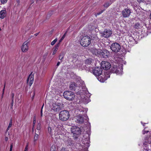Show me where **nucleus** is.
<instances>
[{"label":"nucleus","instance_id":"f257e3e1","mask_svg":"<svg viewBox=\"0 0 151 151\" xmlns=\"http://www.w3.org/2000/svg\"><path fill=\"white\" fill-rule=\"evenodd\" d=\"M69 112L66 110L60 111L59 114V119L62 121H65L68 120L69 118Z\"/></svg>","mask_w":151,"mask_h":151},{"label":"nucleus","instance_id":"f03ea898","mask_svg":"<svg viewBox=\"0 0 151 151\" xmlns=\"http://www.w3.org/2000/svg\"><path fill=\"white\" fill-rule=\"evenodd\" d=\"M91 43V40L90 37L88 36H85L81 39L80 43L83 47L88 46Z\"/></svg>","mask_w":151,"mask_h":151},{"label":"nucleus","instance_id":"7ed1b4c3","mask_svg":"<svg viewBox=\"0 0 151 151\" xmlns=\"http://www.w3.org/2000/svg\"><path fill=\"white\" fill-rule=\"evenodd\" d=\"M63 95L65 98L69 101H72L75 98V94L71 91H67L64 92Z\"/></svg>","mask_w":151,"mask_h":151},{"label":"nucleus","instance_id":"20e7f679","mask_svg":"<svg viewBox=\"0 0 151 151\" xmlns=\"http://www.w3.org/2000/svg\"><path fill=\"white\" fill-rule=\"evenodd\" d=\"M62 109V105L60 103H53L51 107V110L54 112H59Z\"/></svg>","mask_w":151,"mask_h":151},{"label":"nucleus","instance_id":"39448f33","mask_svg":"<svg viewBox=\"0 0 151 151\" xmlns=\"http://www.w3.org/2000/svg\"><path fill=\"white\" fill-rule=\"evenodd\" d=\"M110 48L112 50L116 52L119 51L121 49L120 45L117 43H114L112 44L110 46Z\"/></svg>","mask_w":151,"mask_h":151},{"label":"nucleus","instance_id":"423d86ee","mask_svg":"<svg viewBox=\"0 0 151 151\" xmlns=\"http://www.w3.org/2000/svg\"><path fill=\"white\" fill-rule=\"evenodd\" d=\"M112 34V31L110 30L107 29H105L103 32L101 33V36L105 38L109 37Z\"/></svg>","mask_w":151,"mask_h":151},{"label":"nucleus","instance_id":"0eeeda50","mask_svg":"<svg viewBox=\"0 0 151 151\" xmlns=\"http://www.w3.org/2000/svg\"><path fill=\"white\" fill-rule=\"evenodd\" d=\"M101 66L104 70H107L111 67V64L108 62L103 61L101 63Z\"/></svg>","mask_w":151,"mask_h":151},{"label":"nucleus","instance_id":"6e6552de","mask_svg":"<svg viewBox=\"0 0 151 151\" xmlns=\"http://www.w3.org/2000/svg\"><path fill=\"white\" fill-rule=\"evenodd\" d=\"M110 52L106 50H101L99 54V56L104 58H106L109 56Z\"/></svg>","mask_w":151,"mask_h":151},{"label":"nucleus","instance_id":"1a4fd4ad","mask_svg":"<svg viewBox=\"0 0 151 151\" xmlns=\"http://www.w3.org/2000/svg\"><path fill=\"white\" fill-rule=\"evenodd\" d=\"M71 132L73 134L78 135L81 134V130L79 128L76 127H73L71 129Z\"/></svg>","mask_w":151,"mask_h":151},{"label":"nucleus","instance_id":"9d476101","mask_svg":"<svg viewBox=\"0 0 151 151\" xmlns=\"http://www.w3.org/2000/svg\"><path fill=\"white\" fill-rule=\"evenodd\" d=\"M102 70L101 68H96L94 69L93 71V74L97 76H99L102 73Z\"/></svg>","mask_w":151,"mask_h":151},{"label":"nucleus","instance_id":"9b49d317","mask_svg":"<svg viewBox=\"0 0 151 151\" xmlns=\"http://www.w3.org/2000/svg\"><path fill=\"white\" fill-rule=\"evenodd\" d=\"M122 15L124 18L128 17L131 13L130 10L128 9H125L122 11Z\"/></svg>","mask_w":151,"mask_h":151},{"label":"nucleus","instance_id":"f8f14e48","mask_svg":"<svg viewBox=\"0 0 151 151\" xmlns=\"http://www.w3.org/2000/svg\"><path fill=\"white\" fill-rule=\"evenodd\" d=\"M30 74L27 79V83L29 84V86H31L34 81V76Z\"/></svg>","mask_w":151,"mask_h":151},{"label":"nucleus","instance_id":"ddd939ff","mask_svg":"<svg viewBox=\"0 0 151 151\" xmlns=\"http://www.w3.org/2000/svg\"><path fill=\"white\" fill-rule=\"evenodd\" d=\"M91 52L93 54L99 56L101 49H97L95 48H91Z\"/></svg>","mask_w":151,"mask_h":151},{"label":"nucleus","instance_id":"4468645a","mask_svg":"<svg viewBox=\"0 0 151 151\" xmlns=\"http://www.w3.org/2000/svg\"><path fill=\"white\" fill-rule=\"evenodd\" d=\"M78 88L79 87L77 84L74 82L71 83L69 86L70 89L73 91H75L77 89H78Z\"/></svg>","mask_w":151,"mask_h":151},{"label":"nucleus","instance_id":"2eb2a0df","mask_svg":"<svg viewBox=\"0 0 151 151\" xmlns=\"http://www.w3.org/2000/svg\"><path fill=\"white\" fill-rule=\"evenodd\" d=\"M76 122L77 123L82 124L83 122V117L81 115H78L76 117Z\"/></svg>","mask_w":151,"mask_h":151},{"label":"nucleus","instance_id":"dca6fc26","mask_svg":"<svg viewBox=\"0 0 151 151\" xmlns=\"http://www.w3.org/2000/svg\"><path fill=\"white\" fill-rule=\"evenodd\" d=\"M22 49L23 52H25L28 50V42H24L22 46Z\"/></svg>","mask_w":151,"mask_h":151},{"label":"nucleus","instance_id":"f3484780","mask_svg":"<svg viewBox=\"0 0 151 151\" xmlns=\"http://www.w3.org/2000/svg\"><path fill=\"white\" fill-rule=\"evenodd\" d=\"M120 68H118L116 66H114L111 69V71L113 73H115L116 74L118 73L120 70Z\"/></svg>","mask_w":151,"mask_h":151},{"label":"nucleus","instance_id":"a211bd4d","mask_svg":"<svg viewBox=\"0 0 151 151\" xmlns=\"http://www.w3.org/2000/svg\"><path fill=\"white\" fill-rule=\"evenodd\" d=\"M6 11L2 10L0 12V18L2 19L4 18L6 16Z\"/></svg>","mask_w":151,"mask_h":151},{"label":"nucleus","instance_id":"6ab92c4d","mask_svg":"<svg viewBox=\"0 0 151 151\" xmlns=\"http://www.w3.org/2000/svg\"><path fill=\"white\" fill-rule=\"evenodd\" d=\"M79 149L81 150L82 151H87V148L86 146H80V148Z\"/></svg>","mask_w":151,"mask_h":151},{"label":"nucleus","instance_id":"aec40b11","mask_svg":"<svg viewBox=\"0 0 151 151\" xmlns=\"http://www.w3.org/2000/svg\"><path fill=\"white\" fill-rule=\"evenodd\" d=\"M64 54L63 53H61L59 56V59L61 60V61H62L63 60L64 57Z\"/></svg>","mask_w":151,"mask_h":151},{"label":"nucleus","instance_id":"412c9836","mask_svg":"<svg viewBox=\"0 0 151 151\" xmlns=\"http://www.w3.org/2000/svg\"><path fill=\"white\" fill-rule=\"evenodd\" d=\"M140 24L138 23H136L134 25V28L136 29H138L140 28Z\"/></svg>","mask_w":151,"mask_h":151},{"label":"nucleus","instance_id":"4be33fe9","mask_svg":"<svg viewBox=\"0 0 151 151\" xmlns=\"http://www.w3.org/2000/svg\"><path fill=\"white\" fill-rule=\"evenodd\" d=\"M111 4V3H110L109 2H107L105 3V4L103 5V6L104 7L107 8L109 7Z\"/></svg>","mask_w":151,"mask_h":151},{"label":"nucleus","instance_id":"5701e85b","mask_svg":"<svg viewBox=\"0 0 151 151\" xmlns=\"http://www.w3.org/2000/svg\"><path fill=\"white\" fill-rule=\"evenodd\" d=\"M85 63L88 64H91V60L90 59H87L85 60Z\"/></svg>","mask_w":151,"mask_h":151},{"label":"nucleus","instance_id":"b1692460","mask_svg":"<svg viewBox=\"0 0 151 151\" xmlns=\"http://www.w3.org/2000/svg\"><path fill=\"white\" fill-rule=\"evenodd\" d=\"M38 135L37 134H35L34 137V141H36L38 139Z\"/></svg>","mask_w":151,"mask_h":151},{"label":"nucleus","instance_id":"393cba45","mask_svg":"<svg viewBox=\"0 0 151 151\" xmlns=\"http://www.w3.org/2000/svg\"><path fill=\"white\" fill-rule=\"evenodd\" d=\"M66 33H65L63 35V37L61 38L60 39V40H59L60 41V42H61L64 39V38L66 36Z\"/></svg>","mask_w":151,"mask_h":151},{"label":"nucleus","instance_id":"a878e982","mask_svg":"<svg viewBox=\"0 0 151 151\" xmlns=\"http://www.w3.org/2000/svg\"><path fill=\"white\" fill-rule=\"evenodd\" d=\"M57 38H56L54 40H53L51 42V45H54L55 44V42H57Z\"/></svg>","mask_w":151,"mask_h":151},{"label":"nucleus","instance_id":"bb28decb","mask_svg":"<svg viewBox=\"0 0 151 151\" xmlns=\"http://www.w3.org/2000/svg\"><path fill=\"white\" fill-rule=\"evenodd\" d=\"M36 117L35 116L34 117L32 129H33V128H34V127L35 126V124L36 123Z\"/></svg>","mask_w":151,"mask_h":151},{"label":"nucleus","instance_id":"cd10ccee","mask_svg":"<svg viewBox=\"0 0 151 151\" xmlns=\"http://www.w3.org/2000/svg\"><path fill=\"white\" fill-rule=\"evenodd\" d=\"M41 129V124L38 123L37 126V129L38 130H40Z\"/></svg>","mask_w":151,"mask_h":151},{"label":"nucleus","instance_id":"c85d7f7f","mask_svg":"<svg viewBox=\"0 0 151 151\" xmlns=\"http://www.w3.org/2000/svg\"><path fill=\"white\" fill-rule=\"evenodd\" d=\"M55 147L54 146H52L51 147L50 151H56Z\"/></svg>","mask_w":151,"mask_h":151},{"label":"nucleus","instance_id":"c756f323","mask_svg":"<svg viewBox=\"0 0 151 151\" xmlns=\"http://www.w3.org/2000/svg\"><path fill=\"white\" fill-rule=\"evenodd\" d=\"M48 132L50 134H51L52 129L49 126L48 127Z\"/></svg>","mask_w":151,"mask_h":151},{"label":"nucleus","instance_id":"7c9ffc66","mask_svg":"<svg viewBox=\"0 0 151 151\" xmlns=\"http://www.w3.org/2000/svg\"><path fill=\"white\" fill-rule=\"evenodd\" d=\"M101 78L100 77H99L98 78V79L99 81H100L101 82H104V81L106 80V79L107 78H105V79H100Z\"/></svg>","mask_w":151,"mask_h":151},{"label":"nucleus","instance_id":"2f4dec72","mask_svg":"<svg viewBox=\"0 0 151 151\" xmlns=\"http://www.w3.org/2000/svg\"><path fill=\"white\" fill-rule=\"evenodd\" d=\"M0 1L1 3L4 4L7 2V0H0Z\"/></svg>","mask_w":151,"mask_h":151},{"label":"nucleus","instance_id":"473e14b6","mask_svg":"<svg viewBox=\"0 0 151 151\" xmlns=\"http://www.w3.org/2000/svg\"><path fill=\"white\" fill-rule=\"evenodd\" d=\"M12 119H11L10 120L9 124V127H11L12 126Z\"/></svg>","mask_w":151,"mask_h":151},{"label":"nucleus","instance_id":"72a5a7b5","mask_svg":"<svg viewBox=\"0 0 151 151\" xmlns=\"http://www.w3.org/2000/svg\"><path fill=\"white\" fill-rule=\"evenodd\" d=\"M137 1L139 3H140L141 2H144L145 0H137Z\"/></svg>","mask_w":151,"mask_h":151},{"label":"nucleus","instance_id":"f704fd0d","mask_svg":"<svg viewBox=\"0 0 151 151\" xmlns=\"http://www.w3.org/2000/svg\"><path fill=\"white\" fill-rule=\"evenodd\" d=\"M61 151H68V150L64 148H63L61 150Z\"/></svg>","mask_w":151,"mask_h":151},{"label":"nucleus","instance_id":"c9c22d12","mask_svg":"<svg viewBox=\"0 0 151 151\" xmlns=\"http://www.w3.org/2000/svg\"><path fill=\"white\" fill-rule=\"evenodd\" d=\"M12 96V101H13V99H14V94L13 93H12L11 94Z\"/></svg>","mask_w":151,"mask_h":151},{"label":"nucleus","instance_id":"e433bc0d","mask_svg":"<svg viewBox=\"0 0 151 151\" xmlns=\"http://www.w3.org/2000/svg\"><path fill=\"white\" fill-rule=\"evenodd\" d=\"M12 147H13V143H12V144H11V146H10L9 151H12Z\"/></svg>","mask_w":151,"mask_h":151},{"label":"nucleus","instance_id":"4c0bfd02","mask_svg":"<svg viewBox=\"0 0 151 151\" xmlns=\"http://www.w3.org/2000/svg\"><path fill=\"white\" fill-rule=\"evenodd\" d=\"M57 51V50L55 49L54 50H53V52L52 53V55H55V53H56V52Z\"/></svg>","mask_w":151,"mask_h":151},{"label":"nucleus","instance_id":"58836bf2","mask_svg":"<svg viewBox=\"0 0 151 151\" xmlns=\"http://www.w3.org/2000/svg\"><path fill=\"white\" fill-rule=\"evenodd\" d=\"M24 151H28V145H26Z\"/></svg>","mask_w":151,"mask_h":151},{"label":"nucleus","instance_id":"ea45409f","mask_svg":"<svg viewBox=\"0 0 151 151\" xmlns=\"http://www.w3.org/2000/svg\"><path fill=\"white\" fill-rule=\"evenodd\" d=\"M43 106H44V104H43V105H42V108H41V116H42V108L43 107Z\"/></svg>","mask_w":151,"mask_h":151},{"label":"nucleus","instance_id":"a19ab883","mask_svg":"<svg viewBox=\"0 0 151 151\" xmlns=\"http://www.w3.org/2000/svg\"><path fill=\"white\" fill-rule=\"evenodd\" d=\"M148 132V131H144L143 132V134H145L147 133Z\"/></svg>","mask_w":151,"mask_h":151},{"label":"nucleus","instance_id":"79ce46f5","mask_svg":"<svg viewBox=\"0 0 151 151\" xmlns=\"http://www.w3.org/2000/svg\"><path fill=\"white\" fill-rule=\"evenodd\" d=\"M59 46H58V45H56L55 46V49H56V50H58V47H59Z\"/></svg>","mask_w":151,"mask_h":151},{"label":"nucleus","instance_id":"37998d69","mask_svg":"<svg viewBox=\"0 0 151 151\" xmlns=\"http://www.w3.org/2000/svg\"><path fill=\"white\" fill-rule=\"evenodd\" d=\"M6 141H7L8 140V138L7 137H5V138Z\"/></svg>","mask_w":151,"mask_h":151},{"label":"nucleus","instance_id":"c03bdc74","mask_svg":"<svg viewBox=\"0 0 151 151\" xmlns=\"http://www.w3.org/2000/svg\"><path fill=\"white\" fill-rule=\"evenodd\" d=\"M60 62H58V63H57V66H58L60 64Z\"/></svg>","mask_w":151,"mask_h":151},{"label":"nucleus","instance_id":"a18cd8bd","mask_svg":"<svg viewBox=\"0 0 151 151\" xmlns=\"http://www.w3.org/2000/svg\"><path fill=\"white\" fill-rule=\"evenodd\" d=\"M60 43H61V42H60V41H59V42H58V43H57V44H56V45H58V46H59V45H60Z\"/></svg>","mask_w":151,"mask_h":151},{"label":"nucleus","instance_id":"49530a36","mask_svg":"<svg viewBox=\"0 0 151 151\" xmlns=\"http://www.w3.org/2000/svg\"><path fill=\"white\" fill-rule=\"evenodd\" d=\"M13 100L14 99H13V101H12V103H11V105L12 106H13V102H14V101H13Z\"/></svg>","mask_w":151,"mask_h":151},{"label":"nucleus","instance_id":"de8ad7c7","mask_svg":"<svg viewBox=\"0 0 151 151\" xmlns=\"http://www.w3.org/2000/svg\"><path fill=\"white\" fill-rule=\"evenodd\" d=\"M10 127H9V126H8L7 129H6V132L8 131Z\"/></svg>","mask_w":151,"mask_h":151},{"label":"nucleus","instance_id":"09e8293b","mask_svg":"<svg viewBox=\"0 0 151 151\" xmlns=\"http://www.w3.org/2000/svg\"><path fill=\"white\" fill-rule=\"evenodd\" d=\"M5 84L4 85V88L3 90V92H4V89H5Z\"/></svg>","mask_w":151,"mask_h":151},{"label":"nucleus","instance_id":"8fccbe9b","mask_svg":"<svg viewBox=\"0 0 151 151\" xmlns=\"http://www.w3.org/2000/svg\"><path fill=\"white\" fill-rule=\"evenodd\" d=\"M19 1L20 0H16V1L18 3H19Z\"/></svg>","mask_w":151,"mask_h":151},{"label":"nucleus","instance_id":"3c124183","mask_svg":"<svg viewBox=\"0 0 151 151\" xmlns=\"http://www.w3.org/2000/svg\"><path fill=\"white\" fill-rule=\"evenodd\" d=\"M101 14V13L100 12L97 13V14L99 15H100V14Z\"/></svg>","mask_w":151,"mask_h":151},{"label":"nucleus","instance_id":"603ef678","mask_svg":"<svg viewBox=\"0 0 151 151\" xmlns=\"http://www.w3.org/2000/svg\"><path fill=\"white\" fill-rule=\"evenodd\" d=\"M39 33H37L36 34H35V36H37V35H38Z\"/></svg>","mask_w":151,"mask_h":151},{"label":"nucleus","instance_id":"864d4df0","mask_svg":"<svg viewBox=\"0 0 151 151\" xmlns=\"http://www.w3.org/2000/svg\"><path fill=\"white\" fill-rule=\"evenodd\" d=\"M104 11V10H102L101 12H100L101 13H102Z\"/></svg>","mask_w":151,"mask_h":151},{"label":"nucleus","instance_id":"5fc2aeb1","mask_svg":"<svg viewBox=\"0 0 151 151\" xmlns=\"http://www.w3.org/2000/svg\"><path fill=\"white\" fill-rule=\"evenodd\" d=\"M104 11V10H102L101 12H100L101 13H102Z\"/></svg>","mask_w":151,"mask_h":151},{"label":"nucleus","instance_id":"6e6d98bb","mask_svg":"<svg viewBox=\"0 0 151 151\" xmlns=\"http://www.w3.org/2000/svg\"><path fill=\"white\" fill-rule=\"evenodd\" d=\"M150 19H151V13H150Z\"/></svg>","mask_w":151,"mask_h":151},{"label":"nucleus","instance_id":"4d7b16f0","mask_svg":"<svg viewBox=\"0 0 151 151\" xmlns=\"http://www.w3.org/2000/svg\"><path fill=\"white\" fill-rule=\"evenodd\" d=\"M34 95H33V96H34V95H35V93H34Z\"/></svg>","mask_w":151,"mask_h":151},{"label":"nucleus","instance_id":"13d9d810","mask_svg":"<svg viewBox=\"0 0 151 151\" xmlns=\"http://www.w3.org/2000/svg\"><path fill=\"white\" fill-rule=\"evenodd\" d=\"M1 30V29L0 28V31Z\"/></svg>","mask_w":151,"mask_h":151}]
</instances>
